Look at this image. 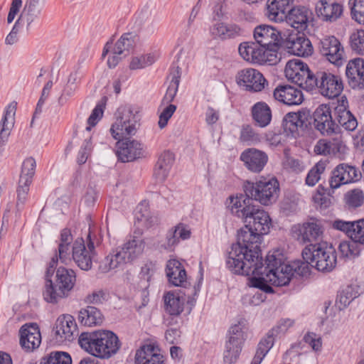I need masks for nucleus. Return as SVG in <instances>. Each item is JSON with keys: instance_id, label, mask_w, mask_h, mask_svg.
<instances>
[{"instance_id": "obj_1", "label": "nucleus", "mask_w": 364, "mask_h": 364, "mask_svg": "<svg viewBox=\"0 0 364 364\" xmlns=\"http://www.w3.org/2000/svg\"><path fill=\"white\" fill-rule=\"evenodd\" d=\"M232 213L246 223L237 233V240L232 244L226 259L227 267L234 274L250 276L258 271L263 262L260 244L262 236L272 227L267 212L252 204L251 198L230 197Z\"/></svg>"}, {"instance_id": "obj_2", "label": "nucleus", "mask_w": 364, "mask_h": 364, "mask_svg": "<svg viewBox=\"0 0 364 364\" xmlns=\"http://www.w3.org/2000/svg\"><path fill=\"white\" fill-rule=\"evenodd\" d=\"M258 271H254L250 275L251 286L261 289L265 293H272L273 289L268 284L282 287L287 285L291 277L294 275L306 277L311 272V264L309 261L296 260L291 264H286L283 260V256L277 252L267 255L265 263L263 262L258 266Z\"/></svg>"}, {"instance_id": "obj_3", "label": "nucleus", "mask_w": 364, "mask_h": 364, "mask_svg": "<svg viewBox=\"0 0 364 364\" xmlns=\"http://www.w3.org/2000/svg\"><path fill=\"white\" fill-rule=\"evenodd\" d=\"M139 111L131 105L121 106L116 113V121L110 128L114 139L118 140L117 155L122 162L132 161L142 155V145L132 139H121L126 136L134 135L139 127Z\"/></svg>"}, {"instance_id": "obj_4", "label": "nucleus", "mask_w": 364, "mask_h": 364, "mask_svg": "<svg viewBox=\"0 0 364 364\" xmlns=\"http://www.w3.org/2000/svg\"><path fill=\"white\" fill-rule=\"evenodd\" d=\"M58 262L56 256L52 257L46 272L45 288L43 293L44 299L49 303L55 304L66 298L75 287L76 274L72 269L63 267L55 268Z\"/></svg>"}, {"instance_id": "obj_5", "label": "nucleus", "mask_w": 364, "mask_h": 364, "mask_svg": "<svg viewBox=\"0 0 364 364\" xmlns=\"http://www.w3.org/2000/svg\"><path fill=\"white\" fill-rule=\"evenodd\" d=\"M78 343L90 355L105 360L116 355L121 348L118 336L107 330L82 333Z\"/></svg>"}, {"instance_id": "obj_6", "label": "nucleus", "mask_w": 364, "mask_h": 364, "mask_svg": "<svg viewBox=\"0 0 364 364\" xmlns=\"http://www.w3.org/2000/svg\"><path fill=\"white\" fill-rule=\"evenodd\" d=\"M302 257L310 262L311 267L323 272L332 271L337 262L335 248L326 242L307 245L302 251Z\"/></svg>"}, {"instance_id": "obj_7", "label": "nucleus", "mask_w": 364, "mask_h": 364, "mask_svg": "<svg viewBox=\"0 0 364 364\" xmlns=\"http://www.w3.org/2000/svg\"><path fill=\"white\" fill-rule=\"evenodd\" d=\"M245 196H241L238 198H251L252 204L253 200L259 202L262 205H268L278 198L279 192V184L278 181L272 178L271 179L264 178L252 183L247 181L244 184Z\"/></svg>"}, {"instance_id": "obj_8", "label": "nucleus", "mask_w": 364, "mask_h": 364, "mask_svg": "<svg viewBox=\"0 0 364 364\" xmlns=\"http://www.w3.org/2000/svg\"><path fill=\"white\" fill-rule=\"evenodd\" d=\"M100 242L101 237L90 230L87 235V247L82 238L75 240L72 248V259L82 270L88 271L92 268L95 248Z\"/></svg>"}, {"instance_id": "obj_9", "label": "nucleus", "mask_w": 364, "mask_h": 364, "mask_svg": "<svg viewBox=\"0 0 364 364\" xmlns=\"http://www.w3.org/2000/svg\"><path fill=\"white\" fill-rule=\"evenodd\" d=\"M284 73L289 80L297 84L303 89L311 90L316 85L314 73L301 60H289L285 66Z\"/></svg>"}, {"instance_id": "obj_10", "label": "nucleus", "mask_w": 364, "mask_h": 364, "mask_svg": "<svg viewBox=\"0 0 364 364\" xmlns=\"http://www.w3.org/2000/svg\"><path fill=\"white\" fill-rule=\"evenodd\" d=\"M243 328L244 326L241 322L230 327L223 352L224 364H234L239 358L246 340V334Z\"/></svg>"}, {"instance_id": "obj_11", "label": "nucleus", "mask_w": 364, "mask_h": 364, "mask_svg": "<svg viewBox=\"0 0 364 364\" xmlns=\"http://www.w3.org/2000/svg\"><path fill=\"white\" fill-rule=\"evenodd\" d=\"M318 92L329 99L337 97L343 90L341 78L328 72H318L314 76Z\"/></svg>"}, {"instance_id": "obj_12", "label": "nucleus", "mask_w": 364, "mask_h": 364, "mask_svg": "<svg viewBox=\"0 0 364 364\" xmlns=\"http://www.w3.org/2000/svg\"><path fill=\"white\" fill-rule=\"evenodd\" d=\"M46 5V0H25L23 9L18 16V21L25 26L29 33L40 20Z\"/></svg>"}, {"instance_id": "obj_13", "label": "nucleus", "mask_w": 364, "mask_h": 364, "mask_svg": "<svg viewBox=\"0 0 364 364\" xmlns=\"http://www.w3.org/2000/svg\"><path fill=\"white\" fill-rule=\"evenodd\" d=\"M236 82L245 90L255 92L262 91L267 85L263 75L259 70L250 68L238 71Z\"/></svg>"}, {"instance_id": "obj_14", "label": "nucleus", "mask_w": 364, "mask_h": 364, "mask_svg": "<svg viewBox=\"0 0 364 364\" xmlns=\"http://www.w3.org/2000/svg\"><path fill=\"white\" fill-rule=\"evenodd\" d=\"M320 53L330 63L338 66L344 61V49L341 43L333 36H326L321 39L318 45Z\"/></svg>"}, {"instance_id": "obj_15", "label": "nucleus", "mask_w": 364, "mask_h": 364, "mask_svg": "<svg viewBox=\"0 0 364 364\" xmlns=\"http://www.w3.org/2000/svg\"><path fill=\"white\" fill-rule=\"evenodd\" d=\"M208 30L213 40L223 41L236 38L245 33V29L241 25L232 22L217 21Z\"/></svg>"}, {"instance_id": "obj_16", "label": "nucleus", "mask_w": 364, "mask_h": 364, "mask_svg": "<svg viewBox=\"0 0 364 364\" xmlns=\"http://www.w3.org/2000/svg\"><path fill=\"white\" fill-rule=\"evenodd\" d=\"M293 230L297 234V240L301 242L321 243L323 240L324 228L319 220H312L301 226L294 227Z\"/></svg>"}, {"instance_id": "obj_17", "label": "nucleus", "mask_w": 364, "mask_h": 364, "mask_svg": "<svg viewBox=\"0 0 364 364\" xmlns=\"http://www.w3.org/2000/svg\"><path fill=\"white\" fill-rule=\"evenodd\" d=\"M360 178L361 173L357 168L343 163L333 170L329 179V186L332 189H336L341 185L358 181Z\"/></svg>"}, {"instance_id": "obj_18", "label": "nucleus", "mask_w": 364, "mask_h": 364, "mask_svg": "<svg viewBox=\"0 0 364 364\" xmlns=\"http://www.w3.org/2000/svg\"><path fill=\"white\" fill-rule=\"evenodd\" d=\"M314 126L323 135H331L337 128L332 119L331 107L328 105H319L314 112Z\"/></svg>"}, {"instance_id": "obj_19", "label": "nucleus", "mask_w": 364, "mask_h": 364, "mask_svg": "<svg viewBox=\"0 0 364 364\" xmlns=\"http://www.w3.org/2000/svg\"><path fill=\"white\" fill-rule=\"evenodd\" d=\"M289 53L298 56H309L313 52L311 41L301 32L291 33L285 39Z\"/></svg>"}, {"instance_id": "obj_20", "label": "nucleus", "mask_w": 364, "mask_h": 364, "mask_svg": "<svg viewBox=\"0 0 364 364\" xmlns=\"http://www.w3.org/2000/svg\"><path fill=\"white\" fill-rule=\"evenodd\" d=\"M312 19V13L304 6L294 7L286 14V23L298 32L304 31Z\"/></svg>"}, {"instance_id": "obj_21", "label": "nucleus", "mask_w": 364, "mask_h": 364, "mask_svg": "<svg viewBox=\"0 0 364 364\" xmlns=\"http://www.w3.org/2000/svg\"><path fill=\"white\" fill-rule=\"evenodd\" d=\"M77 325L75 318L70 314L59 316L55 323L53 333L55 338L59 342L71 341L73 333L76 331Z\"/></svg>"}, {"instance_id": "obj_22", "label": "nucleus", "mask_w": 364, "mask_h": 364, "mask_svg": "<svg viewBox=\"0 0 364 364\" xmlns=\"http://www.w3.org/2000/svg\"><path fill=\"white\" fill-rule=\"evenodd\" d=\"M20 343L22 348L33 350L39 347L41 335L39 327L36 323H26L20 329Z\"/></svg>"}, {"instance_id": "obj_23", "label": "nucleus", "mask_w": 364, "mask_h": 364, "mask_svg": "<svg viewBox=\"0 0 364 364\" xmlns=\"http://www.w3.org/2000/svg\"><path fill=\"white\" fill-rule=\"evenodd\" d=\"M316 12L321 20L333 22L341 17L343 6L336 0H319L316 4Z\"/></svg>"}, {"instance_id": "obj_24", "label": "nucleus", "mask_w": 364, "mask_h": 364, "mask_svg": "<svg viewBox=\"0 0 364 364\" xmlns=\"http://www.w3.org/2000/svg\"><path fill=\"white\" fill-rule=\"evenodd\" d=\"M275 100L287 105H299L304 100L301 90L291 85H279L273 93Z\"/></svg>"}, {"instance_id": "obj_25", "label": "nucleus", "mask_w": 364, "mask_h": 364, "mask_svg": "<svg viewBox=\"0 0 364 364\" xmlns=\"http://www.w3.org/2000/svg\"><path fill=\"white\" fill-rule=\"evenodd\" d=\"M348 100L342 97L341 102L334 108V117L338 124L348 132L354 131L358 127L355 117L347 109Z\"/></svg>"}, {"instance_id": "obj_26", "label": "nucleus", "mask_w": 364, "mask_h": 364, "mask_svg": "<svg viewBox=\"0 0 364 364\" xmlns=\"http://www.w3.org/2000/svg\"><path fill=\"white\" fill-rule=\"evenodd\" d=\"M346 76L350 86L353 88L364 87V60L355 58L348 62L346 66Z\"/></svg>"}, {"instance_id": "obj_27", "label": "nucleus", "mask_w": 364, "mask_h": 364, "mask_svg": "<svg viewBox=\"0 0 364 364\" xmlns=\"http://www.w3.org/2000/svg\"><path fill=\"white\" fill-rule=\"evenodd\" d=\"M281 35L277 28L267 25H260L254 30L255 43L261 46H274L282 38Z\"/></svg>"}, {"instance_id": "obj_28", "label": "nucleus", "mask_w": 364, "mask_h": 364, "mask_svg": "<svg viewBox=\"0 0 364 364\" xmlns=\"http://www.w3.org/2000/svg\"><path fill=\"white\" fill-rule=\"evenodd\" d=\"M246 167L251 171L260 172L267 162V154L255 149H249L243 151L240 156Z\"/></svg>"}, {"instance_id": "obj_29", "label": "nucleus", "mask_w": 364, "mask_h": 364, "mask_svg": "<svg viewBox=\"0 0 364 364\" xmlns=\"http://www.w3.org/2000/svg\"><path fill=\"white\" fill-rule=\"evenodd\" d=\"M16 103H10L4 111V116L0 122V146L6 144L11 131L14 126Z\"/></svg>"}, {"instance_id": "obj_30", "label": "nucleus", "mask_w": 364, "mask_h": 364, "mask_svg": "<svg viewBox=\"0 0 364 364\" xmlns=\"http://www.w3.org/2000/svg\"><path fill=\"white\" fill-rule=\"evenodd\" d=\"M174 154L170 151H164L159 156L155 166L154 176L159 182L164 181L174 162Z\"/></svg>"}, {"instance_id": "obj_31", "label": "nucleus", "mask_w": 364, "mask_h": 364, "mask_svg": "<svg viewBox=\"0 0 364 364\" xmlns=\"http://www.w3.org/2000/svg\"><path fill=\"white\" fill-rule=\"evenodd\" d=\"M306 116L304 112H289L283 120L282 126L287 136L296 137L298 135L299 128H302L305 124Z\"/></svg>"}, {"instance_id": "obj_32", "label": "nucleus", "mask_w": 364, "mask_h": 364, "mask_svg": "<svg viewBox=\"0 0 364 364\" xmlns=\"http://www.w3.org/2000/svg\"><path fill=\"white\" fill-rule=\"evenodd\" d=\"M191 237V230L183 224L179 223L170 229L166 236V242L162 246L166 250H172L180 242Z\"/></svg>"}, {"instance_id": "obj_33", "label": "nucleus", "mask_w": 364, "mask_h": 364, "mask_svg": "<svg viewBox=\"0 0 364 364\" xmlns=\"http://www.w3.org/2000/svg\"><path fill=\"white\" fill-rule=\"evenodd\" d=\"M129 262L124 251L119 247L112 250L100 263V270L103 273H107L112 269L122 267Z\"/></svg>"}, {"instance_id": "obj_34", "label": "nucleus", "mask_w": 364, "mask_h": 364, "mask_svg": "<svg viewBox=\"0 0 364 364\" xmlns=\"http://www.w3.org/2000/svg\"><path fill=\"white\" fill-rule=\"evenodd\" d=\"M166 272L168 281L174 286H181L186 282V270L177 259H169L167 262Z\"/></svg>"}, {"instance_id": "obj_35", "label": "nucleus", "mask_w": 364, "mask_h": 364, "mask_svg": "<svg viewBox=\"0 0 364 364\" xmlns=\"http://www.w3.org/2000/svg\"><path fill=\"white\" fill-rule=\"evenodd\" d=\"M144 247V240L140 236L133 235L119 248L124 251V254L129 262L142 254Z\"/></svg>"}, {"instance_id": "obj_36", "label": "nucleus", "mask_w": 364, "mask_h": 364, "mask_svg": "<svg viewBox=\"0 0 364 364\" xmlns=\"http://www.w3.org/2000/svg\"><path fill=\"white\" fill-rule=\"evenodd\" d=\"M136 364H165L161 355L155 352L151 345H146L138 350L135 355Z\"/></svg>"}, {"instance_id": "obj_37", "label": "nucleus", "mask_w": 364, "mask_h": 364, "mask_svg": "<svg viewBox=\"0 0 364 364\" xmlns=\"http://www.w3.org/2000/svg\"><path fill=\"white\" fill-rule=\"evenodd\" d=\"M166 311L171 316H179L183 311L185 298L179 293L168 291L164 296Z\"/></svg>"}, {"instance_id": "obj_38", "label": "nucleus", "mask_w": 364, "mask_h": 364, "mask_svg": "<svg viewBox=\"0 0 364 364\" xmlns=\"http://www.w3.org/2000/svg\"><path fill=\"white\" fill-rule=\"evenodd\" d=\"M103 316L95 306H88L82 309L78 313V321L85 326H95L102 323Z\"/></svg>"}, {"instance_id": "obj_39", "label": "nucleus", "mask_w": 364, "mask_h": 364, "mask_svg": "<svg viewBox=\"0 0 364 364\" xmlns=\"http://www.w3.org/2000/svg\"><path fill=\"white\" fill-rule=\"evenodd\" d=\"M361 294L360 286L356 284L348 285L343 288L338 294L336 299V306L340 310L346 308L355 299Z\"/></svg>"}, {"instance_id": "obj_40", "label": "nucleus", "mask_w": 364, "mask_h": 364, "mask_svg": "<svg viewBox=\"0 0 364 364\" xmlns=\"http://www.w3.org/2000/svg\"><path fill=\"white\" fill-rule=\"evenodd\" d=\"M253 119L260 127H267L272 120V111L269 105L264 102H258L252 107Z\"/></svg>"}, {"instance_id": "obj_41", "label": "nucleus", "mask_w": 364, "mask_h": 364, "mask_svg": "<svg viewBox=\"0 0 364 364\" xmlns=\"http://www.w3.org/2000/svg\"><path fill=\"white\" fill-rule=\"evenodd\" d=\"M73 241V237L70 230L63 229L60 233V241L58 245V252L55 253L58 259L62 263L68 264L70 261V245Z\"/></svg>"}, {"instance_id": "obj_42", "label": "nucleus", "mask_w": 364, "mask_h": 364, "mask_svg": "<svg viewBox=\"0 0 364 364\" xmlns=\"http://www.w3.org/2000/svg\"><path fill=\"white\" fill-rule=\"evenodd\" d=\"M260 47L261 46L255 42H243L240 44L238 51L244 60L257 63L261 58Z\"/></svg>"}, {"instance_id": "obj_43", "label": "nucleus", "mask_w": 364, "mask_h": 364, "mask_svg": "<svg viewBox=\"0 0 364 364\" xmlns=\"http://www.w3.org/2000/svg\"><path fill=\"white\" fill-rule=\"evenodd\" d=\"M343 146V144L339 139H333V141L321 139L314 146V151L316 154L327 155L340 152Z\"/></svg>"}, {"instance_id": "obj_44", "label": "nucleus", "mask_w": 364, "mask_h": 364, "mask_svg": "<svg viewBox=\"0 0 364 364\" xmlns=\"http://www.w3.org/2000/svg\"><path fill=\"white\" fill-rule=\"evenodd\" d=\"M30 186V184H24L20 182L18 183L15 206V215L16 218H19L21 217V212L25 208L26 203L28 198Z\"/></svg>"}, {"instance_id": "obj_45", "label": "nucleus", "mask_w": 364, "mask_h": 364, "mask_svg": "<svg viewBox=\"0 0 364 364\" xmlns=\"http://www.w3.org/2000/svg\"><path fill=\"white\" fill-rule=\"evenodd\" d=\"M36 167V160L33 157L26 158L22 164L18 182L31 185L35 174Z\"/></svg>"}, {"instance_id": "obj_46", "label": "nucleus", "mask_w": 364, "mask_h": 364, "mask_svg": "<svg viewBox=\"0 0 364 364\" xmlns=\"http://www.w3.org/2000/svg\"><path fill=\"white\" fill-rule=\"evenodd\" d=\"M343 199L348 209H355L364 203V193L360 188H354L347 191Z\"/></svg>"}, {"instance_id": "obj_47", "label": "nucleus", "mask_w": 364, "mask_h": 364, "mask_svg": "<svg viewBox=\"0 0 364 364\" xmlns=\"http://www.w3.org/2000/svg\"><path fill=\"white\" fill-rule=\"evenodd\" d=\"M181 73L179 68L177 67L171 73V80L167 88L166 92L163 98L164 103H169L174 99L178 91L180 82Z\"/></svg>"}, {"instance_id": "obj_48", "label": "nucleus", "mask_w": 364, "mask_h": 364, "mask_svg": "<svg viewBox=\"0 0 364 364\" xmlns=\"http://www.w3.org/2000/svg\"><path fill=\"white\" fill-rule=\"evenodd\" d=\"M277 47L278 43L274 44V46H261L259 50L261 58L258 60L257 63L276 64L279 60L277 51Z\"/></svg>"}, {"instance_id": "obj_49", "label": "nucleus", "mask_w": 364, "mask_h": 364, "mask_svg": "<svg viewBox=\"0 0 364 364\" xmlns=\"http://www.w3.org/2000/svg\"><path fill=\"white\" fill-rule=\"evenodd\" d=\"M274 340L275 338L267 332L266 336L262 338L258 343L257 351L253 358L262 362L267 353L274 346Z\"/></svg>"}, {"instance_id": "obj_50", "label": "nucleus", "mask_w": 364, "mask_h": 364, "mask_svg": "<svg viewBox=\"0 0 364 364\" xmlns=\"http://www.w3.org/2000/svg\"><path fill=\"white\" fill-rule=\"evenodd\" d=\"M156 60V56L154 53L140 55L132 58L129 63L130 70L143 69L151 65Z\"/></svg>"}, {"instance_id": "obj_51", "label": "nucleus", "mask_w": 364, "mask_h": 364, "mask_svg": "<svg viewBox=\"0 0 364 364\" xmlns=\"http://www.w3.org/2000/svg\"><path fill=\"white\" fill-rule=\"evenodd\" d=\"M135 35L133 33H126L122 35L116 42L114 48L115 53L122 54L124 51H129L134 46Z\"/></svg>"}, {"instance_id": "obj_52", "label": "nucleus", "mask_w": 364, "mask_h": 364, "mask_svg": "<svg viewBox=\"0 0 364 364\" xmlns=\"http://www.w3.org/2000/svg\"><path fill=\"white\" fill-rule=\"evenodd\" d=\"M326 163L319 161L309 171L306 178V184L309 186H315L321 178V174L325 171Z\"/></svg>"}, {"instance_id": "obj_53", "label": "nucleus", "mask_w": 364, "mask_h": 364, "mask_svg": "<svg viewBox=\"0 0 364 364\" xmlns=\"http://www.w3.org/2000/svg\"><path fill=\"white\" fill-rule=\"evenodd\" d=\"M40 364H72V358L66 352L55 351L48 358H43Z\"/></svg>"}, {"instance_id": "obj_54", "label": "nucleus", "mask_w": 364, "mask_h": 364, "mask_svg": "<svg viewBox=\"0 0 364 364\" xmlns=\"http://www.w3.org/2000/svg\"><path fill=\"white\" fill-rule=\"evenodd\" d=\"M156 271L155 264L152 262H147L141 267L139 273L140 283L141 287L147 289L149 287L152 277Z\"/></svg>"}, {"instance_id": "obj_55", "label": "nucleus", "mask_w": 364, "mask_h": 364, "mask_svg": "<svg viewBox=\"0 0 364 364\" xmlns=\"http://www.w3.org/2000/svg\"><path fill=\"white\" fill-rule=\"evenodd\" d=\"M351 16L360 24L364 25V0H349Z\"/></svg>"}, {"instance_id": "obj_56", "label": "nucleus", "mask_w": 364, "mask_h": 364, "mask_svg": "<svg viewBox=\"0 0 364 364\" xmlns=\"http://www.w3.org/2000/svg\"><path fill=\"white\" fill-rule=\"evenodd\" d=\"M350 44L353 50L360 55H364V30L354 31L350 35Z\"/></svg>"}, {"instance_id": "obj_57", "label": "nucleus", "mask_w": 364, "mask_h": 364, "mask_svg": "<svg viewBox=\"0 0 364 364\" xmlns=\"http://www.w3.org/2000/svg\"><path fill=\"white\" fill-rule=\"evenodd\" d=\"M338 250L343 257H356L360 254L357 243L352 241H343L339 244Z\"/></svg>"}, {"instance_id": "obj_58", "label": "nucleus", "mask_w": 364, "mask_h": 364, "mask_svg": "<svg viewBox=\"0 0 364 364\" xmlns=\"http://www.w3.org/2000/svg\"><path fill=\"white\" fill-rule=\"evenodd\" d=\"M294 323V321L290 318H282L268 332L274 338L284 335Z\"/></svg>"}, {"instance_id": "obj_59", "label": "nucleus", "mask_w": 364, "mask_h": 364, "mask_svg": "<svg viewBox=\"0 0 364 364\" xmlns=\"http://www.w3.org/2000/svg\"><path fill=\"white\" fill-rule=\"evenodd\" d=\"M350 239L357 244L364 245V219L354 221Z\"/></svg>"}, {"instance_id": "obj_60", "label": "nucleus", "mask_w": 364, "mask_h": 364, "mask_svg": "<svg viewBox=\"0 0 364 364\" xmlns=\"http://www.w3.org/2000/svg\"><path fill=\"white\" fill-rule=\"evenodd\" d=\"M92 149V144L91 137L89 139H85L82 146L80 147L77 157V162L80 165L84 164L87 161L89 156L91 154Z\"/></svg>"}, {"instance_id": "obj_61", "label": "nucleus", "mask_w": 364, "mask_h": 364, "mask_svg": "<svg viewBox=\"0 0 364 364\" xmlns=\"http://www.w3.org/2000/svg\"><path fill=\"white\" fill-rule=\"evenodd\" d=\"M240 138L242 141L253 143L259 140V135L255 132L251 126L245 125L241 129Z\"/></svg>"}, {"instance_id": "obj_62", "label": "nucleus", "mask_w": 364, "mask_h": 364, "mask_svg": "<svg viewBox=\"0 0 364 364\" xmlns=\"http://www.w3.org/2000/svg\"><path fill=\"white\" fill-rule=\"evenodd\" d=\"M109 296L107 291L103 289H99L88 294L85 298V301L88 304H101L107 300Z\"/></svg>"}, {"instance_id": "obj_63", "label": "nucleus", "mask_w": 364, "mask_h": 364, "mask_svg": "<svg viewBox=\"0 0 364 364\" xmlns=\"http://www.w3.org/2000/svg\"><path fill=\"white\" fill-rule=\"evenodd\" d=\"M333 229L346 233L350 238V233L354 227V221H346L343 220H335L332 223Z\"/></svg>"}, {"instance_id": "obj_64", "label": "nucleus", "mask_w": 364, "mask_h": 364, "mask_svg": "<svg viewBox=\"0 0 364 364\" xmlns=\"http://www.w3.org/2000/svg\"><path fill=\"white\" fill-rule=\"evenodd\" d=\"M176 109V106L174 105H169L164 109L159 115V127L161 129L164 128L168 123V119L172 117Z\"/></svg>"}]
</instances>
